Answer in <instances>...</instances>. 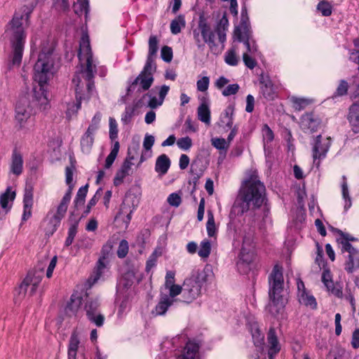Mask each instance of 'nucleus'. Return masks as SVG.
Returning <instances> with one entry per match:
<instances>
[{
  "label": "nucleus",
  "instance_id": "55",
  "mask_svg": "<svg viewBox=\"0 0 359 359\" xmlns=\"http://www.w3.org/2000/svg\"><path fill=\"white\" fill-rule=\"evenodd\" d=\"M128 252V243L126 240L123 239L120 241L117 250V256L119 258H124Z\"/></svg>",
  "mask_w": 359,
  "mask_h": 359
},
{
  "label": "nucleus",
  "instance_id": "53",
  "mask_svg": "<svg viewBox=\"0 0 359 359\" xmlns=\"http://www.w3.org/2000/svg\"><path fill=\"white\" fill-rule=\"evenodd\" d=\"M161 57L164 62H170L173 57L172 48L168 46H163L161 50Z\"/></svg>",
  "mask_w": 359,
  "mask_h": 359
},
{
  "label": "nucleus",
  "instance_id": "8",
  "mask_svg": "<svg viewBox=\"0 0 359 359\" xmlns=\"http://www.w3.org/2000/svg\"><path fill=\"white\" fill-rule=\"evenodd\" d=\"M73 170L74 168L69 166L66 167L65 168V181L68 188L60 203L57 207L56 212L50 219L49 225L50 227L48 232H49L50 235L53 234V233L57 231V228L60 225V222L66 215L69 203L72 198V194L74 187V184H73Z\"/></svg>",
  "mask_w": 359,
  "mask_h": 359
},
{
  "label": "nucleus",
  "instance_id": "58",
  "mask_svg": "<svg viewBox=\"0 0 359 359\" xmlns=\"http://www.w3.org/2000/svg\"><path fill=\"white\" fill-rule=\"evenodd\" d=\"M118 137V126L114 118H109V138L113 141Z\"/></svg>",
  "mask_w": 359,
  "mask_h": 359
},
{
  "label": "nucleus",
  "instance_id": "16",
  "mask_svg": "<svg viewBox=\"0 0 359 359\" xmlns=\"http://www.w3.org/2000/svg\"><path fill=\"white\" fill-rule=\"evenodd\" d=\"M267 341L269 344L268 355L269 359H273L280 351V345L276 335V332L273 327H271L269 330Z\"/></svg>",
  "mask_w": 359,
  "mask_h": 359
},
{
  "label": "nucleus",
  "instance_id": "42",
  "mask_svg": "<svg viewBox=\"0 0 359 359\" xmlns=\"http://www.w3.org/2000/svg\"><path fill=\"white\" fill-rule=\"evenodd\" d=\"M349 86L348 82L344 80L341 79L339 81V83L334 93V94L332 96V99H334L338 97H342L347 94Z\"/></svg>",
  "mask_w": 359,
  "mask_h": 359
},
{
  "label": "nucleus",
  "instance_id": "49",
  "mask_svg": "<svg viewBox=\"0 0 359 359\" xmlns=\"http://www.w3.org/2000/svg\"><path fill=\"white\" fill-rule=\"evenodd\" d=\"M342 197L345 201L344 210L347 211L351 206V198L349 196L347 182H342L341 184Z\"/></svg>",
  "mask_w": 359,
  "mask_h": 359
},
{
  "label": "nucleus",
  "instance_id": "25",
  "mask_svg": "<svg viewBox=\"0 0 359 359\" xmlns=\"http://www.w3.org/2000/svg\"><path fill=\"white\" fill-rule=\"evenodd\" d=\"M233 37L239 42L243 43L247 48L248 52L252 53V32H247L246 33L240 32L238 29H234Z\"/></svg>",
  "mask_w": 359,
  "mask_h": 359
},
{
  "label": "nucleus",
  "instance_id": "14",
  "mask_svg": "<svg viewBox=\"0 0 359 359\" xmlns=\"http://www.w3.org/2000/svg\"><path fill=\"white\" fill-rule=\"evenodd\" d=\"M259 81L260 84V93L262 96L267 100H273L276 97V93L269 76L261 74L259 78Z\"/></svg>",
  "mask_w": 359,
  "mask_h": 359
},
{
  "label": "nucleus",
  "instance_id": "37",
  "mask_svg": "<svg viewBox=\"0 0 359 359\" xmlns=\"http://www.w3.org/2000/svg\"><path fill=\"white\" fill-rule=\"evenodd\" d=\"M81 304V299L77 298L74 299V296L72 295L70 298V302H69L65 307V312L69 316L75 315L77 312L80 304Z\"/></svg>",
  "mask_w": 359,
  "mask_h": 359
},
{
  "label": "nucleus",
  "instance_id": "46",
  "mask_svg": "<svg viewBox=\"0 0 359 359\" xmlns=\"http://www.w3.org/2000/svg\"><path fill=\"white\" fill-rule=\"evenodd\" d=\"M211 251V243L208 240H204L201 243L199 250L198 252V255L201 258H207L209 257Z\"/></svg>",
  "mask_w": 359,
  "mask_h": 359
},
{
  "label": "nucleus",
  "instance_id": "34",
  "mask_svg": "<svg viewBox=\"0 0 359 359\" xmlns=\"http://www.w3.org/2000/svg\"><path fill=\"white\" fill-rule=\"evenodd\" d=\"M299 301L302 304L309 306L311 309H316L317 302L316 298L309 294L306 291H303L298 294Z\"/></svg>",
  "mask_w": 359,
  "mask_h": 359
},
{
  "label": "nucleus",
  "instance_id": "33",
  "mask_svg": "<svg viewBox=\"0 0 359 359\" xmlns=\"http://www.w3.org/2000/svg\"><path fill=\"white\" fill-rule=\"evenodd\" d=\"M94 132L87 130L81 139V150L85 154H89L94 142Z\"/></svg>",
  "mask_w": 359,
  "mask_h": 359
},
{
  "label": "nucleus",
  "instance_id": "45",
  "mask_svg": "<svg viewBox=\"0 0 359 359\" xmlns=\"http://www.w3.org/2000/svg\"><path fill=\"white\" fill-rule=\"evenodd\" d=\"M317 10L321 13L323 16L325 17L331 15L332 13V7L331 4L325 0H323L318 4Z\"/></svg>",
  "mask_w": 359,
  "mask_h": 359
},
{
  "label": "nucleus",
  "instance_id": "64",
  "mask_svg": "<svg viewBox=\"0 0 359 359\" xmlns=\"http://www.w3.org/2000/svg\"><path fill=\"white\" fill-rule=\"evenodd\" d=\"M210 79L208 76H203L197 81V90L201 92H205L209 86Z\"/></svg>",
  "mask_w": 359,
  "mask_h": 359
},
{
  "label": "nucleus",
  "instance_id": "41",
  "mask_svg": "<svg viewBox=\"0 0 359 359\" xmlns=\"http://www.w3.org/2000/svg\"><path fill=\"white\" fill-rule=\"evenodd\" d=\"M156 71V65L154 62V57H147L145 65L140 73H143L149 76H153Z\"/></svg>",
  "mask_w": 359,
  "mask_h": 359
},
{
  "label": "nucleus",
  "instance_id": "29",
  "mask_svg": "<svg viewBox=\"0 0 359 359\" xmlns=\"http://www.w3.org/2000/svg\"><path fill=\"white\" fill-rule=\"evenodd\" d=\"M331 229L338 233L341 237L342 239H337V242L341 245V252H348V255H351L352 252L355 251L357 249H355L349 242H348V235L344 233L341 230L338 229H334V227L331 226Z\"/></svg>",
  "mask_w": 359,
  "mask_h": 359
},
{
  "label": "nucleus",
  "instance_id": "15",
  "mask_svg": "<svg viewBox=\"0 0 359 359\" xmlns=\"http://www.w3.org/2000/svg\"><path fill=\"white\" fill-rule=\"evenodd\" d=\"M33 204V187L30 184L26 185L23 196V214L22 215V222H25L32 217Z\"/></svg>",
  "mask_w": 359,
  "mask_h": 359
},
{
  "label": "nucleus",
  "instance_id": "22",
  "mask_svg": "<svg viewBox=\"0 0 359 359\" xmlns=\"http://www.w3.org/2000/svg\"><path fill=\"white\" fill-rule=\"evenodd\" d=\"M173 304L172 298H170L167 294H163L161 296L158 303L152 311V313L155 316H163Z\"/></svg>",
  "mask_w": 359,
  "mask_h": 359
},
{
  "label": "nucleus",
  "instance_id": "5",
  "mask_svg": "<svg viewBox=\"0 0 359 359\" xmlns=\"http://www.w3.org/2000/svg\"><path fill=\"white\" fill-rule=\"evenodd\" d=\"M192 34L196 45L199 50H203L206 43L211 53L215 55L221 52L215 43V34H217L219 41L222 44V48L226 39V31L219 30V29L218 31L212 30L203 14L199 16L198 27L192 30Z\"/></svg>",
  "mask_w": 359,
  "mask_h": 359
},
{
  "label": "nucleus",
  "instance_id": "13",
  "mask_svg": "<svg viewBox=\"0 0 359 359\" xmlns=\"http://www.w3.org/2000/svg\"><path fill=\"white\" fill-rule=\"evenodd\" d=\"M201 346V342L198 339H189L187 341L182 354L177 356L176 359H197L199 349Z\"/></svg>",
  "mask_w": 359,
  "mask_h": 359
},
{
  "label": "nucleus",
  "instance_id": "47",
  "mask_svg": "<svg viewBox=\"0 0 359 359\" xmlns=\"http://www.w3.org/2000/svg\"><path fill=\"white\" fill-rule=\"evenodd\" d=\"M198 167V163L196 161H194L191 165V172L194 174V176L189 180V184L194 186H197L198 183V180L200 177L203 175V170H200L199 172H195L196 171V168Z\"/></svg>",
  "mask_w": 359,
  "mask_h": 359
},
{
  "label": "nucleus",
  "instance_id": "1",
  "mask_svg": "<svg viewBox=\"0 0 359 359\" xmlns=\"http://www.w3.org/2000/svg\"><path fill=\"white\" fill-rule=\"evenodd\" d=\"M52 50L47 52L42 50L38 57V60L34 66V80L37 83L32 88L29 95L28 104L27 100L20 98L15 107L16 127L22 129L26 127L27 122L36 109L45 111L49 107V101L47 97L46 87L48 81L53 75V60Z\"/></svg>",
  "mask_w": 359,
  "mask_h": 359
},
{
  "label": "nucleus",
  "instance_id": "48",
  "mask_svg": "<svg viewBox=\"0 0 359 359\" xmlns=\"http://www.w3.org/2000/svg\"><path fill=\"white\" fill-rule=\"evenodd\" d=\"M235 29H238L240 32L246 33L247 32H252L251 29L250 18L248 15H241V21L238 26Z\"/></svg>",
  "mask_w": 359,
  "mask_h": 359
},
{
  "label": "nucleus",
  "instance_id": "28",
  "mask_svg": "<svg viewBox=\"0 0 359 359\" xmlns=\"http://www.w3.org/2000/svg\"><path fill=\"white\" fill-rule=\"evenodd\" d=\"M79 334L76 331H74L69 341L68 359H76V353L79 351Z\"/></svg>",
  "mask_w": 359,
  "mask_h": 359
},
{
  "label": "nucleus",
  "instance_id": "43",
  "mask_svg": "<svg viewBox=\"0 0 359 359\" xmlns=\"http://www.w3.org/2000/svg\"><path fill=\"white\" fill-rule=\"evenodd\" d=\"M79 46H80V51L83 50V51L86 52V53L87 55V57L89 55H91L93 57L90 45V39H89V36L87 33H83L82 34L81 40H80Z\"/></svg>",
  "mask_w": 359,
  "mask_h": 359
},
{
  "label": "nucleus",
  "instance_id": "44",
  "mask_svg": "<svg viewBox=\"0 0 359 359\" xmlns=\"http://www.w3.org/2000/svg\"><path fill=\"white\" fill-rule=\"evenodd\" d=\"M207 233L209 237H212L216 233L214 215L212 211H208V221L206 224Z\"/></svg>",
  "mask_w": 359,
  "mask_h": 359
},
{
  "label": "nucleus",
  "instance_id": "23",
  "mask_svg": "<svg viewBox=\"0 0 359 359\" xmlns=\"http://www.w3.org/2000/svg\"><path fill=\"white\" fill-rule=\"evenodd\" d=\"M197 116L198 120L203 122L206 125L210 123V109L207 103V98L203 97L201 99V103L198 106L197 109Z\"/></svg>",
  "mask_w": 359,
  "mask_h": 359
},
{
  "label": "nucleus",
  "instance_id": "59",
  "mask_svg": "<svg viewBox=\"0 0 359 359\" xmlns=\"http://www.w3.org/2000/svg\"><path fill=\"white\" fill-rule=\"evenodd\" d=\"M167 201L170 205L177 208L181 204L182 198L180 194L175 192L168 196Z\"/></svg>",
  "mask_w": 359,
  "mask_h": 359
},
{
  "label": "nucleus",
  "instance_id": "12",
  "mask_svg": "<svg viewBox=\"0 0 359 359\" xmlns=\"http://www.w3.org/2000/svg\"><path fill=\"white\" fill-rule=\"evenodd\" d=\"M321 119L314 112H306L300 118V128L305 133L312 134L317 131Z\"/></svg>",
  "mask_w": 359,
  "mask_h": 359
},
{
  "label": "nucleus",
  "instance_id": "4",
  "mask_svg": "<svg viewBox=\"0 0 359 359\" xmlns=\"http://www.w3.org/2000/svg\"><path fill=\"white\" fill-rule=\"evenodd\" d=\"M269 302L266 310L275 318L278 319L283 316L287 303L282 293L283 292L284 278L283 267L275 264L269 276Z\"/></svg>",
  "mask_w": 359,
  "mask_h": 359
},
{
  "label": "nucleus",
  "instance_id": "54",
  "mask_svg": "<svg viewBox=\"0 0 359 359\" xmlns=\"http://www.w3.org/2000/svg\"><path fill=\"white\" fill-rule=\"evenodd\" d=\"M88 320L92 323L95 324L97 327H102L104 325V316L103 314L100 313V311L97 312L96 314H93L92 316H89L87 317Z\"/></svg>",
  "mask_w": 359,
  "mask_h": 359
},
{
  "label": "nucleus",
  "instance_id": "60",
  "mask_svg": "<svg viewBox=\"0 0 359 359\" xmlns=\"http://www.w3.org/2000/svg\"><path fill=\"white\" fill-rule=\"evenodd\" d=\"M212 144L219 150H226L229 147V142L224 138L212 139Z\"/></svg>",
  "mask_w": 359,
  "mask_h": 359
},
{
  "label": "nucleus",
  "instance_id": "20",
  "mask_svg": "<svg viewBox=\"0 0 359 359\" xmlns=\"http://www.w3.org/2000/svg\"><path fill=\"white\" fill-rule=\"evenodd\" d=\"M15 196L16 192L12 191L11 187H8L6 191L0 195V206L6 213L11 209Z\"/></svg>",
  "mask_w": 359,
  "mask_h": 359
},
{
  "label": "nucleus",
  "instance_id": "51",
  "mask_svg": "<svg viewBox=\"0 0 359 359\" xmlns=\"http://www.w3.org/2000/svg\"><path fill=\"white\" fill-rule=\"evenodd\" d=\"M262 133L263 137L264 142H266L269 143L272 142L274 139V134L268 124L265 123L263 125L262 128Z\"/></svg>",
  "mask_w": 359,
  "mask_h": 359
},
{
  "label": "nucleus",
  "instance_id": "56",
  "mask_svg": "<svg viewBox=\"0 0 359 359\" xmlns=\"http://www.w3.org/2000/svg\"><path fill=\"white\" fill-rule=\"evenodd\" d=\"M177 144L180 149H181L184 151H187L192 146V140L188 136L181 137L180 139H178V140L177 142Z\"/></svg>",
  "mask_w": 359,
  "mask_h": 359
},
{
  "label": "nucleus",
  "instance_id": "26",
  "mask_svg": "<svg viewBox=\"0 0 359 359\" xmlns=\"http://www.w3.org/2000/svg\"><path fill=\"white\" fill-rule=\"evenodd\" d=\"M100 302L97 297H93L87 296L85 300L84 310L86 313V316L96 314L100 311Z\"/></svg>",
  "mask_w": 359,
  "mask_h": 359
},
{
  "label": "nucleus",
  "instance_id": "35",
  "mask_svg": "<svg viewBox=\"0 0 359 359\" xmlns=\"http://www.w3.org/2000/svg\"><path fill=\"white\" fill-rule=\"evenodd\" d=\"M186 21L184 15H179L175 19H173L170 22V32L172 34H179L182 28L185 27Z\"/></svg>",
  "mask_w": 359,
  "mask_h": 359
},
{
  "label": "nucleus",
  "instance_id": "39",
  "mask_svg": "<svg viewBox=\"0 0 359 359\" xmlns=\"http://www.w3.org/2000/svg\"><path fill=\"white\" fill-rule=\"evenodd\" d=\"M158 39L156 36L151 35L149 39V51L147 57H156L158 50Z\"/></svg>",
  "mask_w": 359,
  "mask_h": 359
},
{
  "label": "nucleus",
  "instance_id": "32",
  "mask_svg": "<svg viewBox=\"0 0 359 359\" xmlns=\"http://www.w3.org/2000/svg\"><path fill=\"white\" fill-rule=\"evenodd\" d=\"M356 269H359V250H358L348 255L345 263V270L348 273H352Z\"/></svg>",
  "mask_w": 359,
  "mask_h": 359
},
{
  "label": "nucleus",
  "instance_id": "52",
  "mask_svg": "<svg viewBox=\"0 0 359 359\" xmlns=\"http://www.w3.org/2000/svg\"><path fill=\"white\" fill-rule=\"evenodd\" d=\"M224 61L231 66H236L238 65V60L233 49H230L226 53Z\"/></svg>",
  "mask_w": 359,
  "mask_h": 359
},
{
  "label": "nucleus",
  "instance_id": "7",
  "mask_svg": "<svg viewBox=\"0 0 359 359\" xmlns=\"http://www.w3.org/2000/svg\"><path fill=\"white\" fill-rule=\"evenodd\" d=\"M206 269H194L189 277L184 280L183 294L181 302L190 304L201 294V290L207 281Z\"/></svg>",
  "mask_w": 359,
  "mask_h": 359
},
{
  "label": "nucleus",
  "instance_id": "40",
  "mask_svg": "<svg viewBox=\"0 0 359 359\" xmlns=\"http://www.w3.org/2000/svg\"><path fill=\"white\" fill-rule=\"evenodd\" d=\"M254 259V252L253 251L245 248L243 246L241 249L240 253L238 255V262L250 263L251 264Z\"/></svg>",
  "mask_w": 359,
  "mask_h": 359
},
{
  "label": "nucleus",
  "instance_id": "50",
  "mask_svg": "<svg viewBox=\"0 0 359 359\" xmlns=\"http://www.w3.org/2000/svg\"><path fill=\"white\" fill-rule=\"evenodd\" d=\"M170 292H169V297L172 298V302H177V299L175 298L178 294L182 293L183 294V290H184V285L182 286L180 285H172L170 286H168Z\"/></svg>",
  "mask_w": 359,
  "mask_h": 359
},
{
  "label": "nucleus",
  "instance_id": "62",
  "mask_svg": "<svg viewBox=\"0 0 359 359\" xmlns=\"http://www.w3.org/2000/svg\"><path fill=\"white\" fill-rule=\"evenodd\" d=\"M240 87L238 83L230 84L226 86L222 91V95L225 97L235 95L238 93Z\"/></svg>",
  "mask_w": 359,
  "mask_h": 359
},
{
  "label": "nucleus",
  "instance_id": "19",
  "mask_svg": "<svg viewBox=\"0 0 359 359\" xmlns=\"http://www.w3.org/2000/svg\"><path fill=\"white\" fill-rule=\"evenodd\" d=\"M250 332L254 345L259 351H263L265 348L264 334L261 332L257 323L250 324Z\"/></svg>",
  "mask_w": 359,
  "mask_h": 359
},
{
  "label": "nucleus",
  "instance_id": "10",
  "mask_svg": "<svg viewBox=\"0 0 359 359\" xmlns=\"http://www.w3.org/2000/svg\"><path fill=\"white\" fill-rule=\"evenodd\" d=\"M154 81V76H149L143 73H140L134 80H128V86L126 89L127 95H130L135 90L137 84H139V86L137 89V93H140L148 90L152 86Z\"/></svg>",
  "mask_w": 359,
  "mask_h": 359
},
{
  "label": "nucleus",
  "instance_id": "21",
  "mask_svg": "<svg viewBox=\"0 0 359 359\" xmlns=\"http://www.w3.org/2000/svg\"><path fill=\"white\" fill-rule=\"evenodd\" d=\"M348 120L354 133H359V104L354 102L349 107Z\"/></svg>",
  "mask_w": 359,
  "mask_h": 359
},
{
  "label": "nucleus",
  "instance_id": "61",
  "mask_svg": "<svg viewBox=\"0 0 359 359\" xmlns=\"http://www.w3.org/2000/svg\"><path fill=\"white\" fill-rule=\"evenodd\" d=\"M228 27H229V20L227 18L226 13H224L223 14L222 17L221 18V19L217 22L214 31H218V29H219V30L226 31L228 29Z\"/></svg>",
  "mask_w": 359,
  "mask_h": 359
},
{
  "label": "nucleus",
  "instance_id": "24",
  "mask_svg": "<svg viewBox=\"0 0 359 359\" xmlns=\"http://www.w3.org/2000/svg\"><path fill=\"white\" fill-rule=\"evenodd\" d=\"M23 159L22 156L17 149L13 151L11 164V172L15 175H20L22 172Z\"/></svg>",
  "mask_w": 359,
  "mask_h": 359
},
{
  "label": "nucleus",
  "instance_id": "31",
  "mask_svg": "<svg viewBox=\"0 0 359 359\" xmlns=\"http://www.w3.org/2000/svg\"><path fill=\"white\" fill-rule=\"evenodd\" d=\"M31 282L32 278L29 276H27L20 283L19 287L15 290L14 294V300L15 304L20 302L22 299L25 297L27 290L31 285Z\"/></svg>",
  "mask_w": 359,
  "mask_h": 359
},
{
  "label": "nucleus",
  "instance_id": "27",
  "mask_svg": "<svg viewBox=\"0 0 359 359\" xmlns=\"http://www.w3.org/2000/svg\"><path fill=\"white\" fill-rule=\"evenodd\" d=\"M170 163L169 157L166 154H161L156 161L155 171L161 175H164L168 172Z\"/></svg>",
  "mask_w": 359,
  "mask_h": 359
},
{
  "label": "nucleus",
  "instance_id": "11",
  "mask_svg": "<svg viewBox=\"0 0 359 359\" xmlns=\"http://www.w3.org/2000/svg\"><path fill=\"white\" fill-rule=\"evenodd\" d=\"M138 205V200L134 194L127 193L121 204L120 209L115 219L121 215H126L123 222L128 224L131 220L132 214Z\"/></svg>",
  "mask_w": 359,
  "mask_h": 359
},
{
  "label": "nucleus",
  "instance_id": "9",
  "mask_svg": "<svg viewBox=\"0 0 359 359\" xmlns=\"http://www.w3.org/2000/svg\"><path fill=\"white\" fill-rule=\"evenodd\" d=\"M331 143L332 140L330 137L324 140H323L320 134L313 137V141L311 142L313 158V163L316 164L317 166L320 165V160L325 158L331 146Z\"/></svg>",
  "mask_w": 359,
  "mask_h": 359
},
{
  "label": "nucleus",
  "instance_id": "2",
  "mask_svg": "<svg viewBox=\"0 0 359 359\" xmlns=\"http://www.w3.org/2000/svg\"><path fill=\"white\" fill-rule=\"evenodd\" d=\"M33 8L24 6L23 13L15 12L12 19L6 25V33L10 41L11 52L9 55L8 67L9 69L13 67H19L22 62L25 45L27 39L25 27L22 20L25 19L27 27L29 24V18Z\"/></svg>",
  "mask_w": 359,
  "mask_h": 359
},
{
  "label": "nucleus",
  "instance_id": "18",
  "mask_svg": "<svg viewBox=\"0 0 359 359\" xmlns=\"http://www.w3.org/2000/svg\"><path fill=\"white\" fill-rule=\"evenodd\" d=\"M234 111L235 105L233 104H229L220 116V126H223L226 130H229L233 126Z\"/></svg>",
  "mask_w": 359,
  "mask_h": 359
},
{
  "label": "nucleus",
  "instance_id": "38",
  "mask_svg": "<svg viewBox=\"0 0 359 359\" xmlns=\"http://www.w3.org/2000/svg\"><path fill=\"white\" fill-rule=\"evenodd\" d=\"M74 13L81 16L85 13L86 16L90 11L89 0H78L77 4L74 5Z\"/></svg>",
  "mask_w": 359,
  "mask_h": 359
},
{
  "label": "nucleus",
  "instance_id": "57",
  "mask_svg": "<svg viewBox=\"0 0 359 359\" xmlns=\"http://www.w3.org/2000/svg\"><path fill=\"white\" fill-rule=\"evenodd\" d=\"M102 114L100 111H97L94 115L91 123L89 125L87 130L92 132L95 133L96 130L99 128L100 122L101 121Z\"/></svg>",
  "mask_w": 359,
  "mask_h": 359
},
{
  "label": "nucleus",
  "instance_id": "36",
  "mask_svg": "<svg viewBox=\"0 0 359 359\" xmlns=\"http://www.w3.org/2000/svg\"><path fill=\"white\" fill-rule=\"evenodd\" d=\"M88 184L79 188L74 200V208L77 210L80 206L84 205L86 197L88 194Z\"/></svg>",
  "mask_w": 359,
  "mask_h": 359
},
{
  "label": "nucleus",
  "instance_id": "30",
  "mask_svg": "<svg viewBox=\"0 0 359 359\" xmlns=\"http://www.w3.org/2000/svg\"><path fill=\"white\" fill-rule=\"evenodd\" d=\"M31 282L32 278L29 276H27L20 283L19 287L15 290L14 294V300L15 304L20 302L22 299L25 297L27 290L31 285Z\"/></svg>",
  "mask_w": 359,
  "mask_h": 359
},
{
  "label": "nucleus",
  "instance_id": "17",
  "mask_svg": "<svg viewBox=\"0 0 359 359\" xmlns=\"http://www.w3.org/2000/svg\"><path fill=\"white\" fill-rule=\"evenodd\" d=\"M322 282L326 287L329 292H331L334 296L337 297H342V290L341 288H337L334 286L332 280V274L329 269H325L322 273Z\"/></svg>",
  "mask_w": 359,
  "mask_h": 359
},
{
  "label": "nucleus",
  "instance_id": "63",
  "mask_svg": "<svg viewBox=\"0 0 359 359\" xmlns=\"http://www.w3.org/2000/svg\"><path fill=\"white\" fill-rule=\"evenodd\" d=\"M309 104V100L304 98H294L293 107L295 110L301 111Z\"/></svg>",
  "mask_w": 359,
  "mask_h": 359
},
{
  "label": "nucleus",
  "instance_id": "6",
  "mask_svg": "<svg viewBox=\"0 0 359 359\" xmlns=\"http://www.w3.org/2000/svg\"><path fill=\"white\" fill-rule=\"evenodd\" d=\"M95 72V65L93 64L92 56L89 55L86 58V67L82 71L85 80L87 81L86 83V91L83 90V85L81 86V79L79 75H74L72 82L75 83V95H76V102L72 105H69L67 109V111L69 114L77 113L79 109L81 108V102L83 100H89L93 95V92L95 90L94 76Z\"/></svg>",
  "mask_w": 359,
  "mask_h": 359
},
{
  "label": "nucleus",
  "instance_id": "3",
  "mask_svg": "<svg viewBox=\"0 0 359 359\" xmlns=\"http://www.w3.org/2000/svg\"><path fill=\"white\" fill-rule=\"evenodd\" d=\"M266 200V188L258 180L250 178L245 181L240 189L229 214L231 219L236 215H243L252 210L259 209Z\"/></svg>",
  "mask_w": 359,
  "mask_h": 359
}]
</instances>
